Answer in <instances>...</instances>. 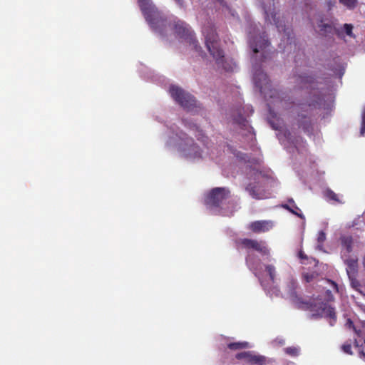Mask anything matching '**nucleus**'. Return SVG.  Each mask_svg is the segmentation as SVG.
<instances>
[{
  "label": "nucleus",
  "instance_id": "nucleus-2",
  "mask_svg": "<svg viewBox=\"0 0 365 365\" xmlns=\"http://www.w3.org/2000/svg\"><path fill=\"white\" fill-rule=\"evenodd\" d=\"M138 6L152 29L159 34L164 36L167 31L168 23L151 0H137Z\"/></svg>",
  "mask_w": 365,
  "mask_h": 365
},
{
  "label": "nucleus",
  "instance_id": "nucleus-32",
  "mask_svg": "<svg viewBox=\"0 0 365 365\" xmlns=\"http://www.w3.org/2000/svg\"><path fill=\"white\" fill-rule=\"evenodd\" d=\"M344 28L345 33L348 36H353V34H352L353 26L351 24H345L344 25Z\"/></svg>",
  "mask_w": 365,
  "mask_h": 365
},
{
  "label": "nucleus",
  "instance_id": "nucleus-1",
  "mask_svg": "<svg viewBox=\"0 0 365 365\" xmlns=\"http://www.w3.org/2000/svg\"><path fill=\"white\" fill-rule=\"evenodd\" d=\"M202 31L205 36L206 47L215 59L218 68L230 71L232 69V66L226 61L224 51L220 48L219 37L214 26L208 23L203 26Z\"/></svg>",
  "mask_w": 365,
  "mask_h": 365
},
{
  "label": "nucleus",
  "instance_id": "nucleus-17",
  "mask_svg": "<svg viewBox=\"0 0 365 365\" xmlns=\"http://www.w3.org/2000/svg\"><path fill=\"white\" fill-rule=\"evenodd\" d=\"M297 81L303 84L302 88H308L310 87L311 84L314 83V79L313 77L309 76H299L297 77Z\"/></svg>",
  "mask_w": 365,
  "mask_h": 365
},
{
  "label": "nucleus",
  "instance_id": "nucleus-18",
  "mask_svg": "<svg viewBox=\"0 0 365 365\" xmlns=\"http://www.w3.org/2000/svg\"><path fill=\"white\" fill-rule=\"evenodd\" d=\"M348 277L350 281L351 287L354 289H355L356 291L359 292L360 294H362V291H361L362 286H361L360 282L357 279V275L349 276Z\"/></svg>",
  "mask_w": 365,
  "mask_h": 365
},
{
  "label": "nucleus",
  "instance_id": "nucleus-36",
  "mask_svg": "<svg viewBox=\"0 0 365 365\" xmlns=\"http://www.w3.org/2000/svg\"><path fill=\"white\" fill-rule=\"evenodd\" d=\"M298 256H299V257L300 259H307V256L302 250L299 252Z\"/></svg>",
  "mask_w": 365,
  "mask_h": 365
},
{
  "label": "nucleus",
  "instance_id": "nucleus-4",
  "mask_svg": "<svg viewBox=\"0 0 365 365\" xmlns=\"http://www.w3.org/2000/svg\"><path fill=\"white\" fill-rule=\"evenodd\" d=\"M173 29L175 34L178 36L186 41L190 45H192L193 46V49L196 52L199 53V54L201 53L202 48L198 44L195 36V33L191 29L189 24L185 21L178 20L175 22Z\"/></svg>",
  "mask_w": 365,
  "mask_h": 365
},
{
  "label": "nucleus",
  "instance_id": "nucleus-14",
  "mask_svg": "<svg viewBox=\"0 0 365 365\" xmlns=\"http://www.w3.org/2000/svg\"><path fill=\"white\" fill-rule=\"evenodd\" d=\"M346 265V271L348 277L358 275V259L357 258H348L344 261Z\"/></svg>",
  "mask_w": 365,
  "mask_h": 365
},
{
  "label": "nucleus",
  "instance_id": "nucleus-34",
  "mask_svg": "<svg viewBox=\"0 0 365 365\" xmlns=\"http://www.w3.org/2000/svg\"><path fill=\"white\" fill-rule=\"evenodd\" d=\"M303 128V129L305 131H309L310 127H311V123L310 121H305L304 124L300 125Z\"/></svg>",
  "mask_w": 365,
  "mask_h": 365
},
{
  "label": "nucleus",
  "instance_id": "nucleus-5",
  "mask_svg": "<svg viewBox=\"0 0 365 365\" xmlns=\"http://www.w3.org/2000/svg\"><path fill=\"white\" fill-rule=\"evenodd\" d=\"M235 243L237 249L252 250L263 256H269L270 254L269 249L264 240L258 241L249 238H239L235 240Z\"/></svg>",
  "mask_w": 365,
  "mask_h": 365
},
{
  "label": "nucleus",
  "instance_id": "nucleus-3",
  "mask_svg": "<svg viewBox=\"0 0 365 365\" xmlns=\"http://www.w3.org/2000/svg\"><path fill=\"white\" fill-rule=\"evenodd\" d=\"M254 82L259 89L265 98H279V93L277 90L272 88L270 81L267 75L262 70L257 69L254 73Z\"/></svg>",
  "mask_w": 365,
  "mask_h": 365
},
{
  "label": "nucleus",
  "instance_id": "nucleus-15",
  "mask_svg": "<svg viewBox=\"0 0 365 365\" xmlns=\"http://www.w3.org/2000/svg\"><path fill=\"white\" fill-rule=\"evenodd\" d=\"M288 202L289 204L282 205V207L299 217L304 218L303 214L301 212L300 209L297 207L294 200L292 198H289L288 199Z\"/></svg>",
  "mask_w": 365,
  "mask_h": 365
},
{
  "label": "nucleus",
  "instance_id": "nucleus-35",
  "mask_svg": "<svg viewBox=\"0 0 365 365\" xmlns=\"http://www.w3.org/2000/svg\"><path fill=\"white\" fill-rule=\"evenodd\" d=\"M326 297L327 301H334V296L330 290L326 291Z\"/></svg>",
  "mask_w": 365,
  "mask_h": 365
},
{
  "label": "nucleus",
  "instance_id": "nucleus-12",
  "mask_svg": "<svg viewBox=\"0 0 365 365\" xmlns=\"http://www.w3.org/2000/svg\"><path fill=\"white\" fill-rule=\"evenodd\" d=\"M183 140L185 141V145L186 146V148H183V150L187 157L192 158L201 157L200 150L199 147L193 143V140L192 138L186 137L185 139L183 138Z\"/></svg>",
  "mask_w": 365,
  "mask_h": 365
},
{
  "label": "nucleus",
  "instance_id": "nucleus-37",
  "mask_svg": "<svg viewBox=\"0 0 365 365\" xmlns=\"http://www.w3.org/2000/svg\"><path fill=\"white\" fill-rule=\"evenodd\" d=\"M246 264H247L248 267H252V265L251 264V256L250 255H248L247 257H246Z\"/></svg>",
  "mask_w": 365,
  "mask_h": 365
},
{
  "label": "nucleus",
  "instance_id": "nucleus-19",
  "mask_svg": "<svg viewBox=\"0 0 365 365\" xmlns=\"http://www.w3.org/2000/svg\"><path fill=\"white\" fill-rule=\"evenodd\" d=\"M341 244L344 247L346 248L347 252H351L352 251V244H353V240L352 237L350 236L348 237H343L341 239Z\"/></svg>",
  "mask_w": 365,
  "mask_h": 365
},
{
  "label": "nucleus",
  "instance_id": "nucleus-33",
  "mask_svg": "<svg viewBox=\"0 0 365 365\" xmlns=\"http://www.w3.org/2000/svg\"><path fill=\"white\" fill-rule=\"evenodd\" d=\"M327 281L328 283H329L332 286L333 289H334V291L336 292H339L338 284L335 282H334L331 279H327Z\"/></svg>",
  "mask_w": 365,
  "mask_h": 365
},
{
  "label": "nucleus",
  "instance_id": "nucleus-41",
  "mask_svg": "<svg viewBox=\"0 0 365 365\" xmlns=\"http://www.w3.org/2000/svg\"><path fill=\"white\" fill-rule=\"evenodd\" d=\"M322 26V29H326L327 28H331V26L329 24H323Z\"/></svg>",
  "mask_w": 365,
  "mask_h": 365
},
{
  "label": "nucleus",
  "instance_id": "nucleus-26",
  "mask_svg": "<svg viewBox=\"0 0 365 365\" xmlns=\"http://www.w3.org/2000/svg\"><path fill=\"white\" fill-rule=\"evenodd\" d=\"M339 3L349 9H354L357 4V0H339Z\"/></svg>",
  "mask_w": 365,
  "mask_h": 365
},
{
  "label": "nucleus",
  "instance_id": "nucleus-6",
  "mask_svg": "<svg viewBox=\"0 0 365 365\" xmlns=\"http://www.w3.org/2000/svg\"><path fill=\"white\" fill-rule=\"evenodd\" d=\"M170 93L175 101L183 108L191 110L196 107V100L190 93L176 86L170 88Z\"/></svg>",
  "mask_w": 365,
  "mask_h": 365
},
{
  "label": "nucleus",
  "instance_id": "nucleus-10",
  "mask_svg": "<svg viewBox=\"0 0 365 365\" xmlns=\"http://www.w3.org/2000/svg\"><path fill=\"white\" fill-rule=\"evenodd\" d=\"M249 43L250 48L255 54L262 51L263 58H266L264 55L267 52L266 48L269 47L270 44L267 39V35L266 33L264 32L262 35L250 38Z\"/></svg>",
  "mask_w": 365,
  "mask_h": 365
},
{
  "label": "nucleus",
  "instance_id": "nucleus-8",
  "mask_svg": "<svg viewBox=\"0 0 365 365\" xmlns=\"http://www.w3.org/2000/svg\"><path fill=\"white\" fill-rule=\"evenodd\" d=\"M264 11L266 20L270 21V23L273 22L276 25L279 32H283L284 36L287 37L288 43L291 44L293 40L292 30L286 27L284 23L277 17V14L275 11L269 12L265 7H264Z\"/></svg>",
  "mask_w": 365,
  "mask_h": 365
},
{
  "label": "nucleus",
  "instance_id": "nucleus-42",
  "mask_svg": "<svg viewBox=\"0 0 365 365\" xmlns=\"http://www.w3.org/2000/svg\"><path fill=\"white\" fill-rule=\"evenodd\" d=\"M216 1H217L218 3H220V4H222L224 3V0H215Z\"/></svg>",
  "mask_w": 365,
  "mask_h": 365
},
{
  "label": "nucleus",
  "instance_id": "nucleus-28",
  "mask_svg": "<svg viewBox=\"0 0 365 365\" xmlns=\"http://www.w3.org/2000/svg\"><path fill=\"white\" fill-rule=\"evenodd\" d=\"M325 240H326L325 232L324 231L319 232L318 237H317V242H318L319 247L322 246V244L324 243Z\"/></svg>",
  "mask_w": 365,
  "mask_h": 365
},
{
  "label": "nucleus",
  "instance_id": "nucleus-38",
  "mask_svg": "<svg viewBox=\"0 0 365 365\" xmlns=\"http://www.w3.org/2000/svg\"><path fill=\"white\" fill-rule=\"evenodd\" d=\"M346 324L350 327V328H353L355 331V327H354V322L350 319H348L347 321H346Z\"/></svg>",
  "mask_w": 365,
  "mask_h": 365
},
{
  "label": "nucleus",
  "instance_id": "nucleus-20",
  "mask_svg": "<svg viewBox=\"0 0 365 365\" xmlns=\"http://www.w3.org/2000/svg\"><path fill=\"white\" fill-rule=\"evenodd\" d=\"M248 346H249V344L246 341L233 342V343L228 344L227 347L232 350H238V349H242L247 348Z\"/></svg>",
  "mask_w": 365,
  "mask_h": 365
},
{
  "label": "nucleus",
  "instance_id": "nucleus-7",
  "mask_svg": "<svg viewBox=\"0 0 365 365\" xmlns=\"http://www.w3.org/2000/svg\"><path fill=\"white\" fill-rule=\"evenodd\" d=\"M230 192L225 187L213 188L206 197L207 205L218 207L222 202L230 197Z\"/></svg>",
  "mask_w": 365,
  "mask_h": 365
},
{
  "label": "nucleus",
  "instance_id": "nucleus-43",
  "mask_svg": "<svg viewBox=\"0 0 365 365\" xmlns=\"http://www.w3.org/2000/svg\"><path fill=\"white\" fill-rule=\"evenodd\" d=\"M363 312L365 313V307L363 308Z\"/></svg>",
  "mask_w": 365,
  "mask_h": 365
},
{
  "label": "nucleus",
  "instance_id": "nucleus-22",
  "mask_svg": "<svg viewBox=\"0 0 365 365\" xmlns=\"http://www.w3.org/2000/svg\"><path fill=\"white\" fill-rule=\"evenodd\" d=\"M323 98L319 94H314V99L309 102V107L317 108L322 104Z\"/></svg>",
  "mask_w": 365,
  "mask_h": 365
},
{
  "label": "nucleus",
  "instance_id": "nucleus-39",
  "mask_svg": "<svg viewBox=\"0 0 365 365\" xmlns=\"http://www.w3.org/2000/svg\"><path fill=\"white\" fill-rule=\"evenodd\" d=\"M178 5L180 6H182L183 5V0H174Z\"/></svg>",
  "mask_w": 365,
  "mask_h": 365
},
{
  "label": "nucleus",
  "instance_id": "nucleus-29",
  "mask_svg": "<svg viewBox=\"0 0 365 365\" xmlns=\"http://www.w3.org/2000/svg\"><path fill=\"white\" fill-rule=\"evenodd\" d=\"M250 351H242L236 354L235 357L237 359H245L249 361Z\"/></svg>",
  "mask_w": 365,
  "mask_h": 365
},
{
  "label": "nucleus",
  "instance_id": "nucleus-9",
  "mask_svg": "<svg viewBox=\"0 0 365 365\" xmlns=\"http://www.w3.org/2000/svg\"><path fill=\"white\" fill-rule=\"evenodd\" d=\"M287 287L289 297L292 302L297 305L298 308L311 309H313L314 307H316V305H314L312 302L309 301H304L297 294L296 289L297 287V283L295 280L291 279L288 282Z\"/></svg>",
  "mask_w": 365,
  "mask_h": 365
},
{
  "label": "nucleus",
  "instance_id": "nucleus-11",
  "mask_svg": "<svg viewBox=\"0 0 365 365\" xmlns=\"http://www.w3.org/2000/svg\"><path fill=\"white\" fill-rule=\"evenodd\" d=\"M273 227L271 220H257L251 222L248 229L254 233H262L269 231Z\"/></svg>",
  "mask_w": 365,
  "mask_h": 365
},
{
  "label": "nucleus",
  "instance_id": "nucleus-13",
  "mask_svg": "<svg viewBox=\"0 0 365 365\" xmlns=\"http://www.w3.org/2000/svg\"><path fill=\"white\" fill-rule=\"evenodd\" d=\"M319 309L321 310L320 314L330 319V325L333 326L336 321V315L334 307L327 305V303H321Z\"/></svg>",
  "mask_w": 365,
  "mask_h": 365
},
{
  "label": "nucleus",
  "instance_id": "nucleus-21",
  "mask_svg": "<svg viewBox=\"0 0 365 365\" xmlns=\"http://www.w3.org/2000/svg\"><path fill=\"white\" fill-rule=\"evenodd\" d=\"M265 270L267 272L270 280L272 282H274L275 277H276V269L275 267L272 264H267L265 265Z\"/></svg>",
  "mask_w": 365,
  "mask_h": 365
},
{
  "label": "nucleus",
  "instance_id": "nucleus-23",
  "mask_svg": "<svg viewBox=\"0 0 365 365\" xmlns=\"http://www.w3.org/2000/svg\"><path fill=\"white\" fill-rule=\"evenodd\" d=\"M324 195L329 200H333L334 202H341V201L339 200V199L338 197V195L330 189H327L324 192Z\"/></svg>",
  "mask_w": 365,
  "mask_h": 365
},
{
  "label": "nucleus",
  "instance_id": "nucleus-30",
  "mask_svg": "<svg viewBox=\"0 0 365 365\" xmlns=\"http://www.w3.org/2000/svg\"><path fill=\"white\" fill-rule=\"evenodd\" d=\"M197 134H195V136L197 138L198 140L202 141L205 145H207V138L204 135L201 130H197Z\"/></svg>",
  "mask_w": 365,
  "mask_h": 365
},
{
  "label": "nucleus",
  "instance_id": "nucleus-40",
  "mask_svg": "<svg viewBox=\"0 0 365 365\" xmlns=\"http://www.w3.org/2000/svg\"><path fill=\"white\" fill-rule=\"evenodd\" d=\"M361 263H362L363 267L365 269V255L362 257Z\"/></svg>",
  "mask_w": 365,
  "mask_h": 365
},
{
  "label": "nucleus",
  "instance_id": "nucleus-31",
  "mask_svg": "<svg viewBox=\"0 0 365 365\" xmlns=\"http://www.w3.org/2000/svg\"><path fill=\"white\" fill-rule=\"evenodd\" d=\"M342 351L347 354H352L351 344L350 343H345L341 346Z\"/></svg>",
  "mask_w": 365,
  "mask_h": 365
},
{
  "label": "nucleus",
  "instance_id": "nucleus-24",
  "mask_svg": "<svg viewBox=\"0 0 365 365\" xmlns=\"http://www.w3.org/2000/svg\"><path fill=\"white\" fill-rule=\"evenodd\" d=\"M255 188H256L255 185H253L252 184H249L247 186L246 190L249 192L250 195L252 197H254L255 199H259L260 198L259 195L256 191Z\"/></svg>",
  "mask_w": 365,
  "mask_h": 365
},
{
  "label": "nucleus",
  "instance_id": "nucleus-16",
  "mask_svg": "<svg viewBox=\"0 0 365 365\" xmlns=\"http://www.w3.org/2000/svg\"><path fill=\"white\" fill-rule=\"evenodd\" d=\"M248 362L252 364L265 365L266 358L263 356L252 354L250 352Z\"/></svg>",
  "mask_w": 365,
  "mask_h": 365
},
{
  "label": "nucleus",
  "instance_id": "nucleus-27",
  "mask_svg": "<svg viewBox=\"0 0 365 365\" xmlns=\"http://www.w3.org/2000/svg\"><path fill=\"white\" fill-rule=\"evenodd\" d=\"M284 351L286 354L292 356H295L299 354V349L294 346L287 347Z\"/></svg>",
  "mask_w": 365,
  "mask_h": 365
},
{
  "label": "nucleus",
  "instance_id": "nucleus-25",
  "mask_svg": "<svg viewBox=\"0 0 365 365\" xmlns=\"http://www.w3.org/2000/svg\"><path fill=\"white\" fill-rule=\"evenodd\" d=\"M317 276V274L314 272H306L302 274V279L306 282H312Z\"/></svg>",
  "mask_w": 365,
  "mask_h": 365
}]
</instances>
